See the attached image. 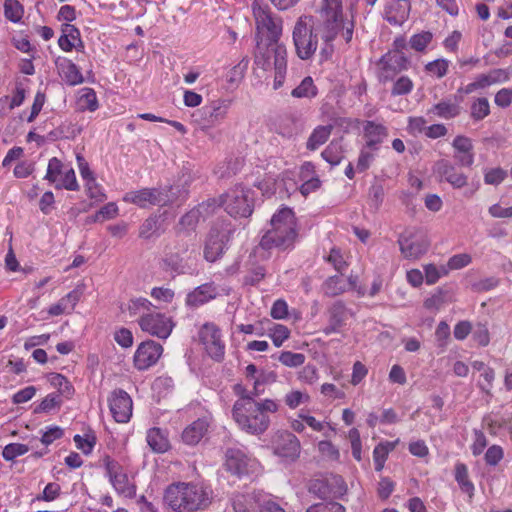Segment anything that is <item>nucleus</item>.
I'll return each mask as SVG.
<instances>
[{"label": "nucleus", "mask_w": 512, "mask_h": 512, "mask_svg": "<svg viewBox=\"0 0 512 512\" xmlns=\"http://www.w3.org/2000/svg\"><path fill=\"white\" fill-rule=\"evenodd\" d=\"M463 101L462 96L454 95L453 97H447L442 99L437 104L433 105L427 112V114H433L443 119H453L460 115Z\"/></svg>", "instance_id": "22"}, {"label": "nucleus", "mask_w": 512, "mask_h": 512, "mask_svg": "<svg viewBox=\"0 0 512 512\" xmlns=\"http://www.w3.org/2000/svg\"><path fill=\"white\" fill-rule=\"evenodd\" d=\"M76 159H77L80 174L84 180H87V188H88V190L91 191L92 184H95V178L93 177V173L89 168V164L85 160V158L80 154L77 155Z\"/></svg>", "instance_id": "55"}, {"label": "nucleus", "mask_w": 512, "mask_h": 512, "mask_svg": "<svg viewBox=\"0 0 512 512\" xmlns=\"http://www.w3.org/2000/svg\"><path fill=\"white\" fill-rule=\"evenodd\" d=\"M199 341L209 357L221 362L225 355V343L218 326L214 323H205L198 331Z\"/></svg>", "instance_id": "9"}, {"label": "nucleus", "mask_w": 512, "mask_h": 512, "mask_svg": "<svg viewBox=\"0 0 512 512\" xmlns=\"http://www.w3.org/2000/svg\"><path fill=\"white\" fill-rule=\"evenodd\" d=\"M223 197V206L232 217H249L253 212V193L250 189L235 186Z\"/></svg>", "instance_id": "8"}, {"label": "nucleus", "mask_w": 512, "mask_h": 512, "mask_svg": "<svg viewBox=\"0 0 512 512\" xmlns=\"http://www.w3.org/2000/svg\"><path fill=\"white\" fill-rule=\"evenodd\" d=\"M273 127L277 134L291 138L296 134V119L291 115L280 116L274 121Z\"/></svg>", "instance_id": "37"}, {"label": "nucleus", "mask_w": 512, "mask_h": 512, "mask_svg": "<svg viewBox=\"0 0 512 512\" xmlns=\"http://www.w3.org/2000/svg\"><path fill=\"white\" fill-rule=\"evenodd\" d=\"M59 47L64 51H71L73 48H83L80 38V31L74 25L66 23L62 26V35L58 39Z\"/></svg>", "instance_id": "29"}, {"label": "nucleus", "mask_w": 512, "mask_h": 512, "mask_svg": "<svg viewBox=\"0 0 512 512\" xmlns=\"http://www.w3.org/2000/svg\"><path fill=\"white\" fill-rule=\"evenodd\" d=\"M254 63L264 71L273 65L275 71L273 88L277 90L282 87L287 72V51L279 40H257Z\"/></svg>", "instance_id": "5"}, {"label": "nucleus", "mask_w": 512, "mask_h": 512, "mask_svg": "<svg viewBox=\"0 0 512 512\" xmlns=\"http://www.w3.org/2000/svg\"><path fill=\"white\" fill-rule=\"evenodd\" d=\"M4 14L7 19L16 23L23 16V7L18 0H5Z\"/></svg>", "instance_id": "47"}, {"label": "nucleus", "mask_w": 512, "mask_h": 512, "mask_svg": "<svg viewBox=\"0 0 512 512\" xmlns=\"http://www.w3.org/2000/svg\"><path fill=\"white\" fill-rule=\"evenodd\" d=\"M308 401L309 395L298 390L291 391L287 393L284 397L285 404L291 409H295L302 403Z\"/></svg>", "instance_id": "54"}, {"label": "nucleus", "mask_w": 512, "mask_h": 512, "mask_svg": "<svg viewBox=\"0 0 512 512\" xmlns=\"http://www.w3.org/2000/svg\"><path fill=\"white\" fill-rule=\"evenodd\" d=\"M398 244L405 258L418 259L428 251L430 241L424 234L410 229L400 234Z\"/></svg>", "instance_id": "11"}, {"label": "nucleus", "mask_w": 512, "mask_h": 512, "mask_svg": "<svg viewBox=\"0 0 512 512\" xmlns=\"http://www.w3.org/2000/svg\"><path fill=\"white\" fill-rule=\"evenodd\" d=\"M507 173L501 168H494L485 173L484 181L486 184L498 185L506 177Z\"/></svg>", "instance_id": "63"}, {"label": "nucleus", "mask_w": 512, "mask_h": 512, "mask_svg": "<svg viewBox=\"0 0 512 512\" xmlns=\"http://www.w3.org/2000/svg\"><path fill=\"white\" fill-rule=\"evenodd\" d=\"M216 295V287L212 283H205L196 287L187 295L186 304L191 307H198L214 299Z\"/></svg>", "instance_id": "28"}, {"label": "nucleus", "mask_w": 512, "mask_h": 512, "mask_svg": "<svg viewBox=\"0 0 512 512\" xmlns=\"http://www.w3.org/2000/svg\"><path fill=\"white\" fill-rule=\"evenodd\" d=\"M73 440L76 447L80 449L84 454L91 453L95 445V437L90 435H85L83 437L77 434L74 436Z\"/></svg>", "instance_id": "59"}, {"label": "nucleus", "mask_w": 512, "mask_h": 512, "mask_svg": "<svg viewBox=\"0 0 512 512\" xmlns=\"http://www.w3.org/2000/svg\"><path fill=\"white\" fill-rule=\"evenodd\" d=\"M328 325L323 329L326 335L339 332L345 325L349 310L342 301H335L327 310Z\"/></svg>", "instance_id": "24"}, {"label": "nucleus", "mask_w": 512, "mask_h": 512, "mask_svg": "<svg viewBox=\"0 0 512 512\" xmlns=\"http://www.w3.org/2000/svg\"><path fill=\"white\" fill-rule=\"evenodd\" d=\"M253 14L256 23V41H275L279 40L282 33L281 19L273 17L269 8L254 2L252 5Z\"/></svg>", "instance_id": "7"}, {"label": "nucleus", "mask_w": 512, "mask_h": 512, "mask_svg": "<svg viewBox=\"0 0 512 512\" xmlns=\"http://www.w3.org/2000/svg\"><path fill=\"white\" fill-rule=\"evenodd\" d=\"M271 228L262 236L259 249L268 251L273 248L286 250L294 245L297 238L296 218L292 209L282 207L270 220Z\"/></svg>", "instance_id": "3"}, {"label": "nucleus", "mask_w": 512, "mask_h": 512, "mask_svg": "<svg viewBox=\"0 0 512 512\" xmlns=\"http://www.w3.org/2000/svg\"><path fill=\"white\" fill-rule=\"evenodd\" d=\"M221 206H223V197L219 199L211 198L195 207L196 211L199 212V216L202 220L212 216Z\"/></svg>", "instance_id": "41"}, {"label": "nucleus", "mask_w": 512, "mask_h": 512, "mask_svg": "<svg viewBox=\"0 0 512 512\" xmlns=\"http://www.w3.org/2000/svg\"><path fill=\"white\" fill-rule=\"evenodd\" d=\"M347 289V282L340 276H331L322 284V291L326 296L334 297L344 293Z\"/></svg>", "instance_id": "38"}, {"label": "nucleus", "mask_w": 512, "mask_h": 512, "mask_svg": "<svg viewBox=\"0 0 512 512\" xmlns=\"http://www.w3.org/2000/svg\"><path fill=\"white\" fill-rule=\"evenodd\" d=\"M333 125H319L313 129L306 141V149L309 151L318 150L330 138Z\"/></svg>", "instance_id": "33"}, {"label": "nucleus", "mask_w": 512, "mask_h": 512, "mask_svg": "<svg viewBox=\"0 0 512 512\" xmlns=\"http://www.w3.org/2000/svg\"><path fill=\"white\" fill-rule=\"evenodd\" d=\"M163 353L161 344L147 340L142 342L136 349L134 354V366L136 369L143 371L155 365Z\"/></svg>", "instance_id": "18"}, {"label": "nucleus", "mask_w": 512, "mask_h": 512, "mask_svg": "<svg viewBox=\"0 0 512 512\" xmlns=\"http://www.w3.org/2000/svg\"><path fill=\"white\" fill-rule=\"evenodd\" d=\"M327 261L330 262L340 273H342L347 266V263L344 260L340 250L336 248L331 249L330 254L327 257Z\"/></svg>", "instance_id": "60"}, {"label": "nucleus", "mask_w": 512, "mask_h": 512, "mask_svg": "<svg viewBox=\"0 0 512 512\" xmlns=\"http://www.w3.org/2000/svg\"><path fill=\"white\" fill-rule=\"evenodd\" d=\"M29 447L21 443H10L3 449L2 456L7 461H12L16 457L26 454Z\"/></svg>", "instance_id": "51"}, {"label": "nucleus", "mask_w": 512, "mask_h": 512, "mask_svg": "<svg viewBox=\"0 0 512 512\" xmlns=\"http://www.w3.org/2000/svg\"><path fill=\"white\" fill-rule=\"evenodd\" d=\"M77 109L79 111L94 112L98 109V100L92 88L84 87L78 91Z\"/></svg>", "instance_id": "36"}, {"label": "nucleus", "mask_w": 512, "mask_h": 512, "mask_svg": "<svg viewBox=\"0 0 512 512\" xmlns=\"http://www.w3.org/2000/svg\"><path fill=\"white\" fill-rule=\"evenodd\" d=\"M473 338L480 346H487L490 342L487 325L479 323L473 332Z\"/></svg>", "instance_id": "64"}, {"label": "nucleus", "mask_w": 512, "mask_h": 512, "mask_svg": "<svg viewBox=\"0 0 512 512\" xmlns=\"http://www.w3.org/2000/svg\"><path fill=\"white\" fill-rule=\"evenodd\" d=\"M200 220L199 212L193 208L180 218L178 227L180 230L185 231L195 230Z\"/></svg>", "instance_id": "48"}, {"label": "nucleus", "mask_w": 512, "mask_h": 512, "mask_svg": "<svg viewBox=\"0 0 512 512\" xmlns=\"http://www.w3.org/2000/svg\"><path fill=\"white\" fill-rule=\"evenodd\" d=\"M363 132L366 138V147L370 149H377L378 145L388 136L387 128L374 121H366Z\"/></svg>", "instance_id": "26"}, {"label": "nucleus", "mask_w": 512, "mask_h": 512, "mask_svg": "<svg viewBox=\"0 0 512 512\" xmlns=\"http://www.w3.org/2000/svg\"><path fill=\"white\" fill-rule=\"evenodd\" d=\"M257 461L248 457L242 450L230 448L226 451V469L239 477L253 473L257 468Z\"/></svg>", "instance_id": "17"}, {"label": "nucleus", "mask_w": 512, "mask_h": 512, "mask_svg": "<svg viewBox=\"0 0 512 512\" xmlns=\"http://www.w3.org/2000/svg\"><path fill=\"white\" fill-rule=\"evenodd\" d=\"M455 479L463 492L467 493L470 496L473 494L474 485L468 478V469L465 464H463V463L456 464Z\"/></svg>", "instance_id": "40"}, {"label": "nucleus", "mask_w": 512, "mask_h": 512, "mask_svg": "<svg viewBox=\"0 0 512 512\" xmlns=\"http://www.w3.org/2000/svg\"><path fill=\"white\" fill-rule=\"evenodd\" d=\"M267 322L269 323V327L267 328L268 336L272 339L276 347L282 346L284 341L289 338L290 330L282 324H275L269 320Z\"/></svg>", "instance_id": "39"}, {"label": "nucleus", "mask_w": 512, "mask_h": 512, "mask_svg": "<svg viewBox=\"0 0 512 512\" xmlns=\"http://www.w3.org/2000/svg\"><path fill=\"white\" fill-rule=\"evenodd\" d=\"M409 3L407 0H394L385 8L386 20L390 24H401L408 17Z\"/></svg>", "instance_id": "30"}, {"label": "nucleus", "mask_w": 512, "mask_h": 512, "mask_svg": "<svg viewBox=\"0 0 512 512\" xmlns=\"http://www.w3.org/2000/svg\"><path fill=\"white\" fill-rule=\"evenodd\" d=\"M483 381L478 382V387L488 396H492L491 389L495 379V372L492 368H485L481 374Z\"/></svg>", "instance_id": "58"}, {"label": "nucleus", "mask_w": 512, "mask_h": 512, "mask_svg": "<svg viewBox=\"0 0 512 512\" xmlns=\"http://www.w3.org/2000/svg\"><path fill=\"white\" fill-rule=\"evenodd\" d=\"M273 443L275 453L281 457L295 460L300 455V441L291 432L283 431L278 433Z\"/></svg>", "instance_id": "20"}, {"label": "nucleus", "mask_w": 512, "mask_h": 512, "mask_svg": "<svg viewBox=\"0 0 512 512\" xmlns=\"http://www.w3.org/2000/svg\"><path fill=\"white\" fill-rule=\"evenodd\" d=\"M109 407L116 422L126 423L132 416V399L127 392L116 389L109 398Z\"/></svg>", "instance_id": "19"}, {"label": "nucleus", "mask_w": 512, "mask_h": 512, "mask_svg": "<svg viewBox=\"0 0 512 512\" xmlns=\"http://www.w3.org/2000/svg\"><path fill=\"white\" fill-rule=\"evenodd\" d=\"M448 68H449V61L446 59H443V58L431 61V62L427 63L425 66V70L429 74L434 75L437 78L444 77L448 72Z\"/></svg>", "instance_id": "50"}, {"label": "nucleus", "mask_w": 512, "mask_h": 512, "mask_svg": "<svg viewBox=\"0 0 512 512\" xmlns=\"http://www.w3.org/2000/svg\"><path fill=\"white\" fill-rule=\"evenodd\" d=\"M377 78L380 82L392 81L400 72L407 70L408 58L404 53L387 52L377 62Z\"/></svg>", "instance_id": "12"}, {"label": "nucleus", "mask_w": 512, "mask_h": 512, "mask_svg": "<svg viewBox=\"0 0 512 512\" xmlns=\"http://www.w3.org/2000/svg\"><path fill=\"white\" fill-rule=\"evenodd\" d=\"M81 291L75 289L62 297L56 304L50 306L48 313L52 316H59L64 313H71L77 302L80 300Z\"/></svg>", "instance_id": "31"}, {"label": "nucleus", "mask_w": 512, "mask_h": 512, "mask_svg": "<svg viewBox=\"0 0 512 512\" xmlns=\"http://www.w3.org/2000/svg\"><path fill=\"white\" fill-rule=\"evenodd\" d=\"M305 355L302 353H294L291 351H283L278 356V360L280 363L287 367H299L305 362Z\"/></svg>", "instance_id": "49"}, {"label": "nucleus", "mask_w": 512, "mask_h": 512, "mask_svg": "<svg viewBox=\"0 0 512 512\" xmlns=\"http://www.w3.org/2000/svg\"><path fill=\"white\" fill-rule=\"evenodd\" d=\"M160 267L173 277L177 274L184 273L185 268L183 258L176 252L166 253L160 261Z\"/></svg>", "instance_id": "35"}, {"label": "nucleus", "mask_w": 512, "mask_h": 512, "mask_svg": "<svg viewBox=\"0 0 512 512\" xmlns=\"http://www.w3.org/2000/svg\"><path fill=\"white\" fill-rule=\"evenodd\" d=\"M123 201L133 203L141 208H146L149 205L164 206L172 202L173 199L168 193L157 188H144L126 193L123 197Z\"/></svg>", "instance_id": "14"}, {"label": "nucleus", "mask_w": 512, "mask_h": 512, "mask_svg": "<svg viewBox=\"0 0 512 512\" xmlns=\"http://www.w3.org/2000/svg\"><path fill=\"white\" fill-rule=\"evenodd\" d=\"M310 24L324 42L321 49L322 59H329L334 51L332 42L341 33L346 43L353 37L354 23L345 18L341 0H323L316 16H310Z\"/></svg>", "instance_id": "1"}, {"label": "nucleus", "mask_w": 512, "mask_h": 512, "mask_svg": "<svg viewBox=\"0 0 512 512\" xmlns=\"http://www.w3.org/2000/svg\"><path fill=\"white\" fill-rule=\"evenodd\" d=\"M61 400L57 394H48L35 408V413L50 412L60 406Z\"/></svg>", "instance_id": "57"}, {"label": "nucleus", "mask_w": 512, "mask_h": 512, "mask_svg": "<svg viewBox=\"0 0 512 512\" xmlns=\"http://www.w3.org/2000/svg\"><path fill=\"white\" fill-rule=\"evenodd\" d=\"M413 86V82L408 76H401L394 82L391 94L393 96L407 95L412 91Z\"/></svg>", "instance_id": "52"}, {"label": "nucleus", "mask_w": 512, "mask_h": 512, "mask_svg": "<svg viewBox=\"0 0 512 512\" xmlns=\"http://www.w3.org/2000/svg\"><path fill=\"white\" fill-rule=\"evenodd\" d=\"M316 87L311 77H305L301 83L292 90L291 95L295 98L314 97L316 95Z\"/></svg>", "instance_id": "43"}, {"label": "nucleus", "mask_w": 512, "mask_h": 512, "mask_svg": "<svg viewBox=\"0 0 512 512\" xmlns=\"http://www.w3.org/2000/svg\"><path fill=\"white\" fill-rule=\"evenodd\" d=\"M231 232L227 227L211 228L204 247V257L207 261L214 262L223 254Z\"/></svg>", "instance_id": "16"}, {"label": "nucleus", "mask_w": 512, "mask_h": 512, "mask_svg": "<svg viewBox=\"0 0 512 512\" xmlns=\"http://www.w3.org/2000/svg\"><path fill=\"white\" fill-rule=\"evenodd\" d=\"M106 475L109 477L110 483L119 494L125 497H133L135 495V487L129 482L128 475L124 471L122 465L106 455L102 459Z\"/></svg>", "instance_id": "13"}, {"label": "nucleus", "mask_w": 512, "mask_h": 512, "mask_svg": "<svg viewBox=\"0 0 512 512\" xmlns=\"http://www.w3.org/2000/svg\"><path fill=\"white\" fill-rule=\"evenodd\" d=\"M56 189H66L69 191H78L79 184L76 179L75 171L73 168H66L59 179L58 183L55 185Z\"/></svg>", "instance_id": "42"}, {"label": "nucleus", "mask_w": 512, "mask_h": 512, "mask_svg": "<svg viewBox=\"0 0 512 512\" xmlns=\"http://www.w3.org/2000/svg\"><path fill=\"white\" fill-rule=\"evenodd\" d=\"M230 107V101L218 99L201 108L203 123L206 127H213L220 124L227 115Z\"/></svg>", "instance_id": "21"}, {"label": "nucleus", "mask_w": 512, "mask_h": 512, "mask_svg": "<svg viewBox=\"0 0 512 512\" xmlns=\"http://www.w3.org/2000/svg\"><path fill=\"white\" fill-rule=\"evenodd\" d=\"M163 500L174 512H198L210 506L213 490L200 482H177L166 488Z\"/></svg>", "instance_id": "2"}, {"label": "nucleus", "mask_w": 512, "mask_h": 512, "mask_svg": "<svg viewBox=\"0 0 512 512\" xmlns=\"http://www.w3.org/2000/svg\"><path fill=\"white\" fill-rule=\"evenodd\" d=\"M114 340L123 348H129L133 344L132 332L126 328L117 330L114 334Z\"/></svg>", "instance_id": "62"}, {"label": "nucleus", "mask_w": 512, "mask_h": 512, "mask_svg": "<svg viewBox=\"0 0 512 512\" xmlns=\"http://www.w3.org/2000/svg\"><path fill=\"white\" fill-rule=\"evenodd\" d=\"M311 17L301 16L293 30V40L297 55L303 59H310L317 50L318 38L320 35L314 31L313 24H310Z\"/></svg>", "instance_id": "6"}, {"label": "nucleus", "mask_w": 512, "mask_h": 512, "mask_svg": "<svg viewBox=\"0 0 512 512\" xmlns=\"http://www.w3.org/2000/svg\"><path fill=\"white\" fill-rule=\"evenodd\" d=\"M51 384L58 389L59 394L70 398L74 393V388L68 379L62 374H52L50 377Z\"/></svg>", "instance_id": "45"}, {"label": "nucleus", "mask_w": 512, "mask_h": 512, "mask_svg": "<svg viewBox=\"0 0 512 512\" xmlns=\"http://www.w3.org/2000/svg\"><path fill=\"white\" fill-rule=\"evenodd\" d=\"M472 261V258L469 254L461 253L452 256L448 261V267L451 270L461 269L469 265Z\"/></svg>", "instance_id": "61"}, {"label": "nucleus", "mask_w": 512, "mask_h": 512, "mask_svg": "<svg viewBox=\"0 0 512 512\" xmlns=\"http://www.w3.org/2000/svg\"><path fill=\"white\" fill-rule=\"evenodd\" d=\"M146 440L150 448L157 453H164L169 448L166 434L160 428H151L147 432Z\"/></svg>", "instance_id": "34"}, {"label": "nucleus", "mask_w": 512, "mask_h": 512, "mask_svg": "<svg viewBox=\"0 0 512 512\" xmlns=\"http://www.w3.org/2000/svg\"><path fill=\"white\" fill-rule=\"evenodd\" d=\"M56 66L60 76L68 85L75 86L84 81L82 73L71 60L58 58L56 60Z\"/></svg>", "instance_id": "27"}, {"label": "nucleus", "mask_w": 512, "mask_h": 512, "mask_svg": "<svg viewBox=\"0 0 512 512\" xmlns=\"http://www.w3.org/2000/svg\"><path fill=\"white\" fill-rule=\"evenodd\" d=\"M490 113V105L487 98H477L471 105V117L475 121L483 120Z\"/></svg>", "instance_id": "46"}, {"label": "nucleus", "mask_w": 512, "mask_h": 512, "mask_svg": "<svg viewBox=\"0 0 512 512\" xmlns=\"http://www.w3.org/2000/svg\"><path fill=\"white\" fill-rule=\"evenodd\" d=\"M65 169L66 167H64L62 161L57 157H53L49 160L45 179L51 183L56 184L58 183Z\"/></svg>", "instance_id": "44"}, {"label": "nucleus", "mask_w": 512, "mask_h": 512, "mask_svg": "<svg viewBox=\"0 0 512 512\" xmlns=\"http://www.w3.org/2000/svg\"><path fill=\"white\" fill-rule=\"evenodd\" d=\"M435 171L456 189H460L467 184V176L447 160L442 159L436 162Z\"/></svg>", "instance_id": "23"}, {"label": "nucleus", "mask_w": 512, "mask_h": 512, "mask_svg": "<svg viewBox=\"0 0 512 512\" xmlns=\"http://www.w3.org/2000/svg\"><path fill=\"white\" fill-rule=\"evenodd\" d=\"M433 35L431 32H422L415 34L410 38V46L416 51H424L428 44L431 42Z\"/></svg>", "instance_id": "53"}, {"label": "nucleus", "mask_w": 512, "mask_h": 512, "mask_svg": "<svg viewBox=\"0 0 512 512\" xmlns=\"http://www.w3.org/2000/svg\"><path fill=\"white\" fill-rule=\"evenodd\" d=\"M138 323L144 332L162 339H166L173 329L171 319L160 312L144 314L139 318Z\"/></svg>", "instance_id": "15"}, {"label": "nucleus", "mask_w": 512, "mask_h": 512, "mask_svg": "<svg viewBox=\"0 0 512 512\" xmlns=\"http://www.w3.org/2000/svg\"><path fill=\"white\" fill-rule=\"evenodd\" d=\"M309 492L321 499L340 498L346 494L347 485L340 475L330 474L312 480L309 484Z\"/></svg>", "instance_id": "10"}, {"label": "nucleus", "mask_w": 512, "mask_h": 512, "mask_svg": "<svg viewBox=\"0 0 512 512\" xmlns=\"http://www.w3.org/2000/svg\"><path fill=\"white\" fill-rule=\"evenodd\" d=\"M246 405L248 406L245 407L241 403L233 405V419L241 430L252 435L263 434L270 425L268 413H276L279 404L272 399H265L246 402Z\"/></svg>", "instance_id": "4"}, {"label": "nucleus", "mask_w": 512, "mask_h": 512, "mask_svg": "<svg viewBox=\"0 0 512 512\" xmlns=\"http://www.w3.org/2000/svg\"><path fill=\"white\" fill-rule=\"evenodd\" d=\"M345 507L337 502H321L311 505L306 512H345Z\"/></svg>", "instance_id": "56"}, {"label": "nucleus", "mask_w": 512, "mask_h": 512, "mask_svg": "<svg viewBox=\"0 0 512 512\" xmlns=\"http://www.w3.org/2000/svg\"><path fill=\"white\" fill-rule=\"evenodd\" d=\"M346 149L343 138L332 140L321 152V157L331 166H337L345 158Z\"/></svg>", "instance_id": "32"}, {"label": "nucleus", "mask_w": 512, "mask_h": 512, "mask_svg": "<svg viewBox=\"0 0 512 512\" xmlns=\"http://www.w3.org/2000/svg\"><path fill=\"white\" fill-rule=\"evenodd\" d=\"M210 426V418L204 416L193 421L182 432V440L188 445H196L207 433Z\"/></svg>", "instance_id": "25"}]
</instances>
